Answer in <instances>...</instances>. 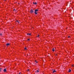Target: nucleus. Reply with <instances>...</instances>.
<instances>
[{"instance_id":"12","label":"nucleus","mask_w":74,"mask_h":74,"mask_svg":"<svg viewBox=\"0 0 74 74\" xmlns=\"http://www.w3.org/2000/svg\"><path fill=\"white\" fill-rule=\"evenodd\" d=\"M39 36H40V35H38V36H36V37H38L39 38Z\"/></svg>"},{"instance_id":"15","label":"nucleus","mask_w":74,"mask_h":74,"mask_svg":"<svg viewBox=\"0 0 74 74\" xmlns=\"http://www.w3.org/2000/svg\"><path fill=\"white\" fill-rule=\"evenodd\" d=\"M27 49V48H26V47H25V48H24V49H25V50H26Z\"/></svg>"},{"instance_id":"4","label":"nucleus","mask_w":74,"mask_h":74,"mask_svg":"<svg viewBox=\"0 0 74 74\" xmlns=\"http://www.w3.org/2000/svg\"><path fill=\"white\" fill-rule=\"evenodd\" d=\"M71 71V70L70 69H69L68 72H70Z\"/></svg>"},{"instance_id":"3","label":"nucleus","mask_w":74,"mask_h":74,"mask_svg":"<svg viewBox=\"0 0 74 74\" xmlns=\"http://www.w3.org/2000/svg\"><path fill=\"white\" fill-rule=\"evenodd\" d=\"M3 72H6V69H5L3 70Z\"/></svg>"},{"instance_id":"14","label":"nucleus","mask_w":74,"mask_h":74,"mask_svg":"<svg viewBox=\"0 0 74 74\" xmlns=\"http://www.w3.org/2000/svg\"><path fill=\"white\" fill-rule=\"evenodd\" d=\"M35 62H36V63H37V62L36 61V60L35 61Z\"/></svg>"},{"instance_id":"5","label":"nucleus","mask_w":74,"mask_h":74,"mask_svg":"<svg viewBox=\"0 0 74 74\" xmlns=\"http://www.w3.org/2000/svg\"><path fill=\"white\" fill-rule=\"evenodd\" d=\"M56 72V71L55 70H54L52 72V73H54Z\"/></svg>"},{"instance_id":"23","label":"nucleus","mask_w":74,"mask_h":74,"mask_svg":"<svg viewBox=\"0 0 74 74\" xmlns=\"http://www.w3.org/2000/svg\"><path fill=\"white\" fill-rule=\"evenodd\" d=\"M18 74H21V73H18Z\"/></svg>"},{"instance_id":"17","label":"nucleus","mask_w":74,"mask_h":74,"mask_svg":"<svg viewBox=\"0 0 74 74\" xmlns=\"http://www.w3.org/2000/svg\"><path fill=\"white\" fill-rule=\"evenodd\" d=\"M27 71L29 72V69H28L27 70Z\"/></svg>"},{"instance_id":"24","label":"nucleus","mask_w":74,"mask_h":74,"mask_svg":"<svg viewBox=\"0 0 74 74\" xmlns=\"http://www.w3.org/2000/svg\"><path fill=\"white\" fill-rule=\"evenodd\" d=\"M4 1H5V0H4Z\"/></svg>"},{"instance_id":"10","label":"nucleus","mask_w":74,"mask_h":74,"mask_svg":"<svg viewBox=\"0 0 74 74\" xmlns=\"http://www.w3.org/2000/svg\"><path fill=\"white\" fill-rule=\"evenodd\" d=\"M37 72L38 73L39 72V71L38 70H36V71H35L36 72Z\"/></svg>"},{"instance_id":"22","label":"nucleus","mask_w":74,"mask_h":74,"mask_svg":"<svg viewBox=\"0 0 74 74\" xmlns=\"http://www.w3.org/2000/svg\"><path fill=\"white\" fill-rule=\"evenodd\" d=\"M52 70L53 71H54L53 69H52Z\"/></svg>"},{"instance_id":"8","label":"nucleus","mask_w":74,"mask_h":74,"mask_svg":"<svg viewBox=\"0 0 74 74\" xmlns=\"http://www.w3.org/2000/svg\"><path fill=\"white\" fill-rule=\"evenodd\" d=\"M55 51V49H54V48L52 49V51Z\"/></svg>"},{"instance_id":"19","label":"nucleus","mask_w":74,"mask_h":74,"mask_svg":"<svg viewBox=\"0 0 74 74\" xmlns=\"http://www.w3.org/2000/svg\"><path fill=\"white\" fill-rule=\"evenodd\" d=\"M70 37V36H68V38H69Z\"/></svg>"},{"instance_id":"20","label":"nucleus","mask_w":74,"mask_h":74,"mask_svg":"<svg viewBox=\"0 0 74 74\" xmlns=\"http://www.w3.org/2000/svg\"><path fill=\"white\" fill-rule=\"evenodd\" d=\"M28 40H30V39H28Z\"/></svg>"},{"instance_id":"7","label":"nucleus","mask_w":74,"mask_h":74,"mask_svg":"<svg viewBox=\"0 0 74 74\" xmlns=\"http://www.w3.org/2000/svg\"><path fill=\"white\" fill-rule=\"evenodd\" d=\"M10 45L9 43H7L6 44L7 46H8V45Z\"/></svg>"},{"instance_id":"11","label":"nucleus","mask_w":74,"mask_h":74,"mask_svg":"<svg viewBox=\"0 0 74 74\" xmlns=\"http://www.w3.org/2000/svg\"><path fill=\"white\" fill-rule=\"evenodd\" d=\"M2 68H0V72L1 71V70H2Z\"/></svg>"},{"instance_id":"9","label":"nucleus","mask_w":74,"mask_h":74,"mask_svg":"<svg viewBox=\"0 0 74 74\" xmlns=\"http://www.w3.org/2000/svg\"><path fill=\"white\" fill-rule=\"evenodd\" d=\"M33 4H37V3L36 2H35V3H34V2H33Z\"/></svg>"},{"instance_id":"16","label":"nucleus","mask_w":74,"mask_h":74,"mask_svg":"<svg viewBox=\"0 0 74 74\" xmlns=\"http://www.w3.org/2000/svg\"><path fill=\"white\" fill-rule=\"evenodd\" d=\"M0 35L1 36H2V34H0Z\"/></svg>"},{"instance_id":"13","label":"nucleus","mask_w":74,"mask_h":74,"mask_svg":"<svg viewBox=\"0 0 74 74\" xmlns=\"http://www.w3.org/2000/svg\"><path fill=\"white\" fill-rule=\"evenodd\" d=\"M16 22H18V23H19V21H18L17 20L16 21Z\"/></svg>"},{"instance_id":"2","label":"nucleus","mask_w":74,"mask_h":74,"mask_svg":"<svg viewBox=\"0 0 74 74\" xmlns=\"http://www.w3.org/2000/svg\"><path fill=\"white\" fill-rule=\"evenodd\" d=\"M34 12V11L32 9L30 10V13H33Z\"/></svg>"},{"instance_id":"21","label":"nucleus","mask_w":74,"mask_h":74,"mask_svg":"<svg viewBox=\"0 0 74 74\" xmlns=\"http://www.w3.org/2000/svg\"><path fill=\"white\" fill-rule=\"evenodd\" d=\"M72 66L73 67L74 66V65H72Z\"/></svg>"},{"instance_id":"6","label":"nucleus","mask_w":74,"mask_h":74,"mask_svg":"<svg viewBox=\"0 0 74 74\" xmlns=\"http://www.w3.org/2000/svg\"><path fill=\"white\" fill-rule=\"evenodd\" d=\"M27 35H28V36H30L31 35V34L27 33Z\"/></svg>"},{"instance_id":"1","label":"nucleus","mask_w":74,"mask_h":74,"mask_svg":"<svg viewBox=\"0 0 74 74\" xmlns=\"http://www.w3.org/2000/svg\"><path fill=\"white\" fill-rule=\"evenodd\" d=\"M38 11V9H36L35 10H34V13L36 15L37 14V12Z\"/></svg>"},{"instance_id":"18","label":"nucleus","mask_w":74,"mask_h":74,"mask_svg":"<svg viewBox=\"0 0 74 74\" xmlns=\"http://www.w3.org/2000/svg\"><path fill=\"white\" fill-rule=\"evenodd\" d=\"M15 9H14V11H15Z\"/></svg>"},{"instance_id":"25","label":"nucleus","mask_w":74,"mask_h":74,"mask_svg":"<svg viewBox=\"0 0 74 74\" xmlns=\"http://www.w3.org/2000/svg\"><path fill=\"white\" fill-rule=\"evenodd\" d=\"M56 55L57 56V55Z\"/></svg>"}]
</instances>
